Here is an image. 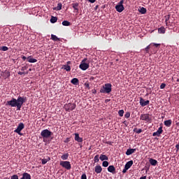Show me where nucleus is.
Here are the masks:
<instances>
[{
    "label": "nucleus",
    "instance_id": "1",
    "mask_svg": "<svg viewBox=\"0 0 179 179\" xmlns=\"http://www.w3.org/2000/svg\"><path fill=\"white\" fill-rule=\"evenodd\" d=\"M26 97L19 96L17 99L13 98L10 101H7V104L12 108L17 107V110H20L22 106L26 103Z\"/></svg>",
    "mask_w": 179,
    "mask_h": 179
},
{
    "label": "nucleus",
    "instance_id": "2",
    "mask_svg": "<svg viewBox=\"0 0 179 179\" xmlns=\"http://www.w3.org/2000/svg\"><path fill=\"white\" fill-rule=\"evenodd\" d=\"M112 90V85L110 83L105 84L100 90L101 94H110Z\"/></svg>",
    "mask_w": 179,
    "mask_h": 179
},
{
    "label": "nucleus",
    "instance_id": "3",
    "mask_svg": "<svg viewBox=\"0 0 179 179\" xmlns=\"http://www.w3.org/2000/svg\"><path fill=\"white\" fill-rule=\"evenodd\" d=\"M90 62L87 59V58H85L84 59L82 60L79 68L82 70V71H86L89 69L90 67Z\"/></svg>",
    "mask_w": 179,
    "mask_h": 179
},
{
    "label": "nucleus",
    "instance_id": "4",
    "mask_svg": "<svg viewBox=\"0 0 179 179\" xmlns=\"http://www.w3.org/2000/svg\"><path fill=\"white\" fill-rule=\"evenodd\" d=\"M76 108V103H69L64 105V110L66 112H71L75 110Z\"/></svg>",
    "mask_w": 179,
    "mask_h": 179
},
{
    "label": "nucleus",
    "instance_id": "5",
    "mask_svg": "<svg viewBox=\"0 0 179 179\" xmlns=\"http://www.w3.org/2000/svg\"><path fill=\"white\" fill-rule=\"evenodd\" d=\"M41 136L43 138H48L52 136V132L50 131H49L48 129H43L41 132Z\"/></svg>",
    "mask_w": 179,
    "mask_h": 179
},
{
    "label": "nucleus",
    "instance_id": "6",
    "mask_svg": "<svg viewBox=\"0 0 179 179\" xmlns=\"http://www.w3.org/2000/svg\"><path fill=\"white\" fill-rule=\"evenodd\" d=\"M59 165L66 170H70L71 169V165L69 161H61Z\"/></svg>",
    "mask_w": 179,
    "mask_h": 179
},
{
    "label": "nucleus",
    "instance_id": "7",
    "mask_svg": "<svg viewBox=\"0 0 179 179\" xmlns=\"http://www.w3.org/2000/svg\"><path fill=\"white\" fill-rule=\"evenodd\" d=\"M140 120L147 122H150L152 121V118L150 117V114H141L140 116Z\"/></svg>",
    "mask_w": 179,
    "mask_h": 179
},
{
    "label": "nucleus",
    "instance_id": "8",
    "mask_svg": "<svg viewBox=\"0 0 179 179\" xmlns=\"http://www.w3.org/2000/svg\"><path fill=\"white\" fill-rule=\"evenodd\" d=\"M24 129V124H23V122H20L17 128L14 131L15 133H17L18 135H22V134L20 132H22V131Z\"/></svg>",
    "mask_w": 179,
    "mask_h": 179
},
{
    "label": "nucleus",
    "instance_id": "9",
    "mask_svg": "<svg viewBox=\"0 0 179 179\" xmlns=\"http://www.w3.org/2000/svg\"><path fill=\"white\" fill-rule=\"evenodd\" d=\"M123 3H124V0H121L118 3V4L115 6L116 10L118 11L119 13H121L124 9V6H123Z\"/></svg>",
    "mask_w": 179,
    "mask_h": 179
},
{
    "label": "nucleus",
    "instance_id": "10",
    "mask_svg": "<svg viewBox=\"0 0 179 179\" xmlns=\"http://www.w3.org/2000/svg\"><path fill=\"white\" fill-rule=\"evenodd\" d=\"M149 103H150V101H149V100L145 101V100L143 99V98L140 97V105H141L142 107L147 106L149 105Z\"/></svg>",
    "mask_w": 179,
    "mask_h": 179
},
{
    "label": "nucleus",
    "instance_id": "11",
    "mask_svg": "<svg viewBox=\"0 0 179 179\" xmlns=\"http://www.w3.org/2000/svg\"><path fill=\"white\" fill-rule=\"evenodd\" d=\"M162 132H163L162 127H160L157 131L153 133L152 136L153 137H155V136L159 137L161 136V134H162Z\"/></svg>",
    "mask_w": 179,
    "mask_h": 179
},
{
    "label": "nucleus",
    "instance_id": "12",
    "mask_svg": "<svg viewBox=\"0 0 179 179\" xmlns=\"http://www.w3.org/2000/svg\"><path fill=\"white\" fill-rule=\"evenodd\" d=\"M108 171L113 175L116 173L115 168L113 165H110L108 166Z\"/></svg>",
    "mask_w": 179,
    "mask_h": 179
},
{
    "label": "nucleus",
    "instance_id": "13",
    "mask_svg": "<svg viewBox=\"0 0 179 179\" xmlns=\"http://www.w3.org/2000/svg\"><path fill=\"white\" fill-rule=\"evenodd\" d=\"M75 141H77L78 143H83V138H80L79 136V134L78 133L75 134Z\"/></svg>",
    "mask_w": 179,
    "mask_h": 179
},
{
    "label": "nucleus",
    "instance_id": "14",
    "mask_svg": "<svg viewBox=\"0 0 179 179\" xmlns=\"http://www.w3.org/2000/svg\"><path fill=\"white\" fill-rule=\"evenodd\" d=\"M94 171H95V173H97V174L101 173V171H102V168H101V166L100 165L96 166L95 168H94Z\"/></svg>",
    "mask_w": 179,
    "mask_h": 179
},
{
    "label": "nucleus",
    "instance_id": "15",
    "mask_svg": "<svg viewBox=\"0 0 179 179\" xmlns=\"http://www.w3.org/2000/svg\"><path fill=\"white\" fill-rule=\"evenodd\" d=\"M20 179H31V178L29 173L24 172L22 173V176Z\"/></svg>",
    "mask_w": 179,
    "mask_h": 179
},
{
    "label": "nucleus",
    "instance_id": "16",
    "mask_svg": "<svg viewBox=\"0 0 179 179\" xmlns=\"http://www.w3.org/2000/svg\"><path fill=\"white\" fill-rule=\"evenodd\" d=\"M136 152V148L133 149V148H129L127 150L126 152V155L127 156L131 155L132 154H134Z\"/></svg>",
    "mask_w": 179,
    "mask_h": 179
},
{
    "label": "nucleus",
    "instance_id": "17",
    "mask_svg": "<svg viewBox=\"0 0 179 179\" xmlns=\"http://www.w3.org/2000/svg\"><path fill=\"white\" fill-rule=\"evenodd\" d=\"M3 77L4 79L9 78V77H10V72L8 71H5L4 73H3Z\"/></svg>",
    "mask_w": 179,
    "mask_h": 179
},
{
    "label": "nucleus",
    "instance_id": "18",
    "mask_svg": "<svg viewBox=\"0 0 179 179\" xmlns=\"http://www.w3.org/2000/svg\"><path fill=\"white\" fill-rule=\"evenodd\" d=\"M133 164H134L133 160H130L127 162L124 167H126L127 169H129L132 166Z\"/></svg>",
    "mask_w": 179,
    "mask_h": 179
},
{
    "label": "nucleus",
    "instance_id": "19",
    "mask_svg": "<svg viewBox=\"0 0 179 179\" xmlns=\"http://www.w3.org/2000/svg\"><path fill=\"white\" fill-rule=\"evenodd\" d=\"M149 162H150V164L153 166H155L157 164V160L155 159L150 158Z\"/></svg>",
    "mask_w": 179,
    "mask_h": 179
},
{
    "label": "nucleus",
    "instance_id": "20",
    "mask_svg": "<svg viewBox=\"0 0 179 179\" xmlns=\"http://www.w3.org/2000/svg\"><path fill=\"white\" fill-rule=\"evenodd\" d=\"M28 62H30L31 64H34V62H37L36 59H34L31 57V56H29L27 57Z\"/></svg>",
    "mask_w": 179,
    "mask_h": 179
},
{
    "label": "nucleus",
    "instance_id": "21",
    "mask_svg": "<svg viewBox=\"0 0 179 179\" xmlns=\"http://www.w3.org/2000/svg\"><path fill=\"white\" fill-rule=\"evenodd\" d=\"M99 159H100V160L101 161V162H103V161H107V160H108V157L106 155H103V154H101V155H100V157H99Z\"/></svg>",
    "mask_w": 179,
    "mask_h": 179
},
{
    "label": "nucleus",
    "instance_id": "22",
    "mask_svg": "<svg viewBox=\"0 0 179 179\" xmlns=\"http://www.w3.org/2000/svg\"><path fill=\"white\" fill-rule=\"evenodd\" d=\"M71 84H73V85H78V84L79 83V80L78 78H74L71 80Z\"/></svg>",
    "mask_w": 179,
    "mask_h": 179
},
{
    "label": "nucleus",
    "instance_id": "23",
    "mask_svg": "<svg viewBox=\"0 0 179 179\" xmlns=\"http://www.w3.org/2000/svg\"><path fill=\"white\" fill-rule=\"evenodd\" d=\"M172 124L171 120H168L164 121V125L167 127H170Z\"/></svg>",
    "mask_w": 179,
    "mask_h": 179
},
{
    "label": "nucleus",
    "instance_id": "24",
    "mask_svg": "<svg viewBox=\"0 0 179 179\" xmlns=\"http://www.w3.org/2000/svg\"><path fill=\"white\" fill-rule=\"evenodd\" d=\"M50 158L48 157H47V158H45V159H41V162H42V164L43 165H45V164H46L48 162H50Z\"/></svg>",
    "mask_w": 179,
    "mask_h": 179
},
{
    "label": "nucleus",
    "instance_id": "25",
    "mask_svg": "<svg viewBox=\"0 0 179 179\" xmlns=\"http://www.w3.org/2000/svg\"><path fill=\"white\" fill-rule=\"evenodd\" d=\"M62 69L65 70L67 72H69L71 71V67L69 65H63Z\"/></svg>",
    "mask_w": 179,
    "mask_h": 179
},
{
    "label": "nucleus",
    "instance_id": "26",
    "mask_svg": "<svg viewBox=\"0 0 179 179\" xmlns=\"http://www.w3.org/2000/svg\"><path fill=\"white\" fill-rule=\"evenodd\" d=\"M158 31L160 34H164L166 29L164 27H162L158 29Z\"/></svg>",
    "mask_w": 179,
    "mask_h": 179
},
{
    "label": "nucleus",
    "instance_id": "27",
    "mask_svg": "<svg viewBox=\"0 0 179 179\" xmlns=\"http://www.w3.org/2000/svg\"><path fill=\"white\" fill-rule=\"evenodd\" d=\"M51 40H53V41H59L60 39L57 36L51 34Z\"/></svg>",
    "mask_w": 179,
    "mask_h": 179
},
{
    "label": "nucleus",
    "instance_id": "28",
    "mask_svg": "<svg viewBox=\"0 0 179 179\" xmlns=\"http://www.w3.org/2000/svg\"><path fill=\"white\" fill-rule=\"evenodd\" d=\"M62 160H67L69 158V154L66 153L61 156Z\"/></svg>",
    "mask_w": 179,
    "mask_h": 179
},
{
    "label": "nucleus",
    "instance_id": "29",
    "mask_svg": "<svg viewBox=\"0 0 179 179\" xmlns=\"http://www.w3.org/2000/svg\"><path fill=\"white\" fill-rule=\"evenodd\" d=\"M56 22H57V17L52 16L50 19V23H56Z\"/></svg>",
    "mask_w": 179,
    "mask_h": 179
},
{
    "label": "nucleus",
    "instance_id": "30",
    "mask_svg": "<svg viewBox=\"0 0 179 179\" xmlns=\"http://www.w3.org/2000/svg\"><path fill=\"white\" fill-rule=\"evenodd\" d=\"M62 25L63 26H71V22H69L67 20H64L62 22Z\"/></svg>",
    "mask_w": 179,
    "mask_h": 179
},
{
    "label": "nucleus",
    "instance_id": "31",
    "mask_svg": "<svg viewBox=\"0 0 179 179\" xmlns=\"http://www.w3.org/2000/svg\"><path fill=\"white\" fill-rule=\"evenodd\" d=\"M139 12L142 14H145L146 12H147V10L146 8L142 7L140 10H139Z\"/></svg>",
    "mask_w": 179,
    "mask_h": 179
},
{
    "label": "nucleus",
    "instance_id": "32",
    "mask_svg": "<svg viewBox=\"0 0 179 179\" xmlns=\"http://www.w3.org/2000/svg\"><path fill=\"white\" fill-rule=\"evenodd\" d=\"M109 165V163L108 161H103L102 163V166L105 168L108 167Z\"/></svg>",
    "mask_w": 179,
    "mask_h": 179
},
{
    "label": "nucleus",
    "instance_id": "33",
    "mask_svg": "<svg viewBox=\"0 0 179 179\" xmlns=\"http://www.w3.org/2000/svg\"><path fill=\"white\" fill-rule=\"evenodd\" d=\"M78 5L79 4L78 3H73V8H74V10L78 11Z\"/></svg>",
    "mask_w": 179,
    "mask_h": 179
},
{
    "label": "nucleus",
    "instance_id": "34",
    "mask_svg": "<svg viewBox=\"0 0 179 179\" xmlns=\"http://www.w3.org/2000/svg\"><path fill=\"white\" fill-rule=\"evenodd\" d=\"M99 155H96L95 157H94V162L95 163H98L99 162Z\"/></svg>",
    "mask_w": 179,
    "mask_h": 179
},
{
    "label": "nucleus",
    "instance_id": "35",
    "mask_svg": "<svg viewBox=\"0 0 179 179\" xmlns=\"http://www.w3.org/2000/svg\"><path fill=\"white\" fill-rule=\"evenodd\" d=\"M0 50L1 51H8L9 50V48L6 46H2V47L0 48Z\"/></svg>",
    "mask_w": 179,
    "mask_h": 179
},
{
    "label": "nucleus",
    "instance_id": "36",
    "mask_svg": "<svg viewBox=\"0 0 179 179\" xmlns=\"http://www.w3.org/2000/svg\"><path fill=\"white\" fill-rule=\"evenodd\" d=\"M62 3H59L58 4H57V6L56 7V10H60L61 9H62Z\"/></svg>",
    "mask_w": 179,
    "mask_h": 179
},
{
    "label": "nucleus",
    "instance_id": "37",
    "mask_svg": "<svg viewBox=\"0 0 179 179\" xmlns=\"http://www.w3.org/2000/svg\"><path fill=\"white\" fill-rule=\"evenodd\" d=\"M124 113V110H120L118 111V114H119L120 117H123Z\"/></svg>",
    "mask_w": 179,
    "mask_h": 179
},
{
    "label": "nucleus",
    "instance_id": "38",
    "mask_svg": "<svg viewBox=\"0 0 179 179\" xmlns=\"http://www.w3.org/2000/svg\"><path fill=\"white\" fill-rule=\"evenodd\" d=\"M27 74H29V72H25V71H24V72L19 71L18 72V75H20V76L27 75Z\"/></svg>",
    "mask_w": 179,
    "mask_h": 179
},
{
    "label": "nucleus",
    "instance_id": "39",
    "mask_svg": "<svg viewBox=\"0 0 179 179\" xmlns=\"http://www.w3.org/2000/svg\"><path fill=\"white\" fill-rule=\"evenodd\" d=\"M10 179H19V176L15 174L11 176Z\"/></svg>",
    "mask_w": 179,
    "mask_h": 179
},
{
    "label": "nucleus",
    "instance_id": "40",
    "mask_svg": "<svg viewBox=\"0 0 179 179\" xmlns=\"http://www.w3.org/2000/svg\"><path fill=\"white\" fill-rule=\"evenodd\" d=\"M130 117V113L129 112H127L126 114L124 115V117L127 119H129Z\"/></svg>",
    "mask_w": 179,
    "mask_h": 179
},
{
    "label": "nucleus",
    "instance_id": "41",
    "mask_svg": "<svg viewBox=\"0 0 179 179\" xmlns=\"http://www.w3.org/2000/svg\"><path fill=\"white\" fill-rule=\"evenodd\" d=\"M165 17H166V24H168V22L170 19V15L165 16Z\"/></svg>",
    "mask_w": 179,
    "mask_h": 179
},
{
    "label": "nucleus",
    "instance_id": "42",
    "mask_svg": "<svg viewBox=\"0 0 179 179\" xmlns=\"http://www.w3.org/2000/svg\"><path fill=\"white\" fill-rule=\"evenodd\" d=\"M166 87V84L165 83H162L160 86L161 90H164Z\"/></svg>",
    "mask_w": 179,
    "mask_h": 179
},
{
    "label": "nucleus",
    "instance_id": "43",
    "mask_svg": "<svg viewBox=\"0 0 179 179\" xmlns=\"http://www.w3.org/2000/svg\"><path fill=\"white\" fill-rule=\"evenodd\" d=\"M81 179H87V176L85 173H83V175L81 176Z\"/></svg>",
    "mask_w": 179,
    "mask_h": 179
},
{
    "label": "nucleus",
    "instance_id": "44",
    "mask_svg": "<svg viewBox=\"0 0 179 179\" xmlns=\"http://www.w3.org/2000/svg\"><path fill=\"white\" fill-rule=\"evenodd\" d=\"M128 170H129V169H127V167L124 166V169H123L122 173H126L127 171H128Z\"/></svg>",
    "mask_w": 179,
    "mask_h": 179
},
{
    "label": "nucleus",
    "instance_id": "45",
    "mask_svg": "<svg viewBox=\"0 0 179 179\" xmlns=\"http://www.w3.org/2000/svg\"><path fill=\"white\" fill-rule=\"evenodd\" d=\"M27 69V66H22V69H21V71H24Z\"/></svg>",
    "mask_w": 179,
    "mask_h": 179
},
{
    "label": "nucleus",
    "instance_id": "46",
    "mask_svg": "<svg viewBox=\"0 0 179 179\" xmlns=\"http://www.w3.org/2000/svg\"><path fill=\"white\" fill-rule=\"evenodd\" d=\"M143 130L141 129H138L137 131H136V134H139L141 133H142Z\"/></svg>",
    "mask_w": 179,
    "mask_h": 179
},
{
    "label": "nucleus",
    "instance_id": "47",
    "mask_svg": "<svg viewBox=\"0 0 179 179\" xmlns=\"http://www.w3.org/2000/svg\"><path fill=\"white\" fill-rule=\"evenodd\" d=\"M150 48V45H148V46H147V47L145 48V51H146V52H148Z\"/></svg>",
    "mask_w": 179,
    "mask_h": 179
},
{
    "label": "nucleus",
    "instance_id": "48",
    "mask_svg": "<svg viewBox=\"0 0 179 179\" xmlns=\"http://www.w3.org/2000/svg\"><path fill=\"white\" fill-rule=\"evenodd\" d=\"M106 143L108 144V145H113V142L112 141H106Z\"/></svg>",
    "mask_w": 179,
    "mask_h": 179
},
{
    "label": "nucleus",
    "instance_id": "49",
    "mask_svg": "<svg viewBox=\"0 0 179 179\" xmlns=\"http://www.w3.org/2000/svg\"><path fill=\"white\" fill-rule=\"evenodd\" d=\"M154 45H155V47H159V45H160V43H153Z\"/></svg>",
    "mask_w": 179,
    "mask_h": 179
},
{
    "label": "nucleus",
    "instance_id": "50",
    "mask_svg": "<svg viewBox=\"0 0 179 179\" xmlns=\"http://www.w3.org/2000/svg\"><path fill=\"white\" fill-rule=\"evenodd\" d=\"M22 59H23V61H24L25 59H27V57H26V56H22Z\"/></svg>",
    "mask_w": 179,
    "mask_h": 179
},
{
    "label": "nucleus",
    "instance_id": "51",
    "mask_svg": "<svg viewBox=\"0 0 179 179\" xmlns=\"http://www.w3.org/2000/svg\"><path fill=\"white\" fill-rule=\"evenodd\" d=\"M176 148H177L178 150H179V144H177V145H176Z\"/></svg>",
    "mask_w": 179,
    "mask_h": 179
},
{
    "label": "nucleus",
    "instance_id": "52",
    "mask_svg": "<svg viewBox=\"0 0 179 179\" xmlns=\"http://www.w3.org/2000/svg\"><path fill=\"white\" fill-rule=\"evenodd\" d=\"M140 179H146V176L141 177Z\"/></svg>",
    "mask_w": 179,
    "mask_h": 179
},
{
    "label": "nucleus",
    "instance_id": "53",
    "mask_svg": "<svg viewBox=\"0 0 179 179\" xmlns=\"http://www.w3.org/2000/svg\"><path fill=\"white\" fill-rule=\"evenodd\" d=\"M96 0H89L90 2L91 3H94Z\"/></svg>",
    "mask_w": 179,
    "mask_h": 179
},
{
    "label": "nucleus",
    "instance_id": "54",
    "mask_svg": "<svg viewBox=\"0 0 179 179\" xmlns=\"http://www.w3.org/2000/svg\"><path fill=\"white\" fill-rule=\"evenodd\" d=\"M66 65H70V64H71V62L70 61H68L67 62H66Z\"/></svg>",
    "mask_w": 179,
    "mask_h": 179
},
{
    "label": "nucleus",
    "instance_id": "55",
    "mask_svg": "<svg viewBox=\"0 0 179 179\" xmlns=\"http://www.w3.org/2000/svg\"><path fill=\"white\" fill-rule=\"evenodd\" d=\"M86 85V87H90V85L87 83V84H85Z\"/></svg>",
    "mask_w": 179,
    "mask_h": 179
},
{
    "label": "nucleus",
    "instance_id": "56",
    "mask_svg": "<svg viewBox=\"0 0 179 179\" xmlns=\"http://www.w3.org/2000/svg\"><path fill=\"white\" fill-rule=\"evenodd\" d=\"M29 71H31V69H29Z\"/></svg>",
    "mask_w": 179,
    "mask_h": 179
},
{
    "label": "nucleus",
    "instance_id": "57",
    "mask_svg": "<svg viewBox=\"0 0 179 179\" xmlns=\"http://www.w3.org/2000/svg\"><path fill=\"white\" fill-rule=\"evenodd\" d=\"M4 179H6V178H4Z\"/></svg>",
    "mask_w": 179,
    "mask_h": 179
}]
</instances>
